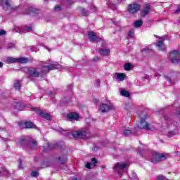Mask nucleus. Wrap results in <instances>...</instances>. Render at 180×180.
Masks as SVG:
<instances>
[{"mask_svg":"<svg viewBox=\"0 0 180 180\" xmlns=\"http://www.w3.org/2000/svg\"><path fill=\"white\" fill-rule=\"evenodd\" d=\"M7 64H13L14 63H18V58L13 57H8L6 58Z\"/></svg>","mask_w":180,"mask_h":180,"instance_id":"f3484780","label":"nucleus"},{"mask_svg":"<svg viewBox=\"0 0 180 180\" xmlns=\"http://www.w3.org/2000/svg\"><path fill=\"white\" fill-rule=\"evenodd\" d=\"M14 108L17 110H23V109H25V105H23L20 103H15L14 104Z\"/></svg>","mask_w":180,"mask_h":180,"instance_id":"dca6fc26","label":"nucleus"},{"mask_svg":"<svg viewBox=\"0 0 180 180\" xmlns=\"http://www.w3.org/2000/svg\"><path fill=\"white\" fill-rule=\"evenodd\" d=\"M148 77H149L148 76H146V77H145V78H146V79H148Z\"/></svg>","mask_w":180,"mask_h":180,"instance_id":"8fccbe9b","label":"nucleus"},{"mask_svg":"<svg viewBox=\"0 0 180 180\" xmlns=\"http://www.w3.org/2000/svg\"><path fill=\"white\" fill-rule=\"evenodd\" d=\"M94 61H99L101 60L100 57L96 56L93 58Z\"/></svg>","mask_w":180,"mask_h":180,"instance_id":"a19ab883","label":"nucleus"},{"mask_svg":"<svg viewBox=\"0 0 180 180\" xmlns=\"http://www.w3.org/2000/svg\"><path fill=\"white\" fill-rule=\"evenodd\" d=\"M20 162H22V160H20Z\"/></svg>","mask_w":180,"mask_h":180,"instance_id":"6e6d98bb","label":"nucleus"},{"mask_svg":"<svg viewBox=\"0 0 180 180\" xmlns=\"http://www.w3.org/2000/svg\"><path fill=\"white\" fill-rule=\"evenodd\" d=\"M160 75H158V74H156V75H155V77H158Z\"/></svg>","mask_w":180,"mask_h":180,"instance_id":"603ef678","label":"nucleus"},{"mask_svg":"<svg viewBox=\"0 0 180 180\" xmlns=\"http://www.w3.org/2000/svg\"><path fill=\"white\" fill-rule=\"evenodd\" d=\"M120 95H122V96H125V98H129V96H130V93L126 90H121Z\"/></svg>","mask_w":180,"mask_h":180,"instance_id":"b1692460","label":"nucleus"},{"mask_svg":"<svg viewBox=\"0 0 180 180\" xmlns=\"http://www.w3.org/2000/svg\"><path fill=\"white\" fill-rule=\"evenodd\" d=\"M168 158V154L167 153H155L152 158L150 159L151 162L153 164H157V162H161V161H165Z\"/></svg>","mask_w":180,"mask_h":180,"instance_id":"7ed1b4c3","label":"nucleus"},{"mask_svg":"<svg viewBox=\"0 0 180 180\" xmlns=\"http://www.w3.org/2000/svg\"><path fill=\"white\" fill-rule=\"evenodd\" d=\"M150 9V4H146L144 6L143 9L142 10V16H146L148 13H149Z\"/></svg>","mask_w":180,"mask_h":180,"instance_id":"4468645a","label":"nucleus"},{"mask_svg":"<svg viewBox=\"0 0 180 180\" xmlns=\"http://www.w3.org/2000/svg\"><path fill=\"white\" fill-rule=\"evenodd\" d=\"M124 68L126 71H130V70H131V64L130 63H126L124 65Z\"/></svg>","mask_w":180,"mask_h":180,"instance_id":"cd10ccee","label":"nucleus"},{"mask_svg":"<svg viewBox=\"0 0 180 180\" xmlns=\"http://www.w3.org/2000/svg\"><path fill=\"white\" fill-rule=\"evenodd\" d=\"M58 68H61V65L58 64L57 62L41 68H30L28 69V78L32 79L43 77L44 75H46L47 72H50L51 70H58Z\"/></svg>","mask_w":180,"mask_h":180,"instance_id":"f257e3e1","label":"nucleus"},{"mask_svg":"<svg viewBox=\"0 0 180 180\" xmlns=\"http://www.w3.org/2000/svg\"><path fill=\"white\" fill-rule=\"evenodd\" d=\"M156 47H158L160 51H164L166 49L165 45L164 44V42L162 41H158L156 43Z\"/></svg>","mask_w":180,"mask_h":180,"instance_id":"9b49d317","label":"nucleus"},{"mask_svg":"<svg viewBox=\"0 0 180 180\" xmlns=\"http://www.w3.org/2000/svg\"><path fill=\"white\" fill-rule=\"evenodd\" d=\"M167 81H169V78H167Z\"/></svg>","mask_w":180,"mask_h":180,"instance_id":"5fc2aeb1","label":"nucleus"},{"mask_svg":"<svg viewBox=\"0 0 180 180\" xmlns=\"http://www.w3.org/2000/svg\"><path fill=\"white\" fill-rule=\"evenodd\" d=\"M1 6L4 11H11V9H12V6L11 5L9 0H1Z\"/></svg>","mask_w":180,"mask_h":180,"instance_id":"9d476101","label":"nucleus"},{"mask_svg":"<svg viewBox=\"0 0 180 180\" xmlns=\"http://www.w3.org/2000/svg\"><path fill=\"white\" fill-rule=\"evenodd\" d=\"M129 167V163L117 162L114 167V171L117 172L120 176H122V174L124 172V169Z\"/></svg>","mask_w":180,"mask_h":180,"instance_id":"20e7f679","label":"nucleus"},{"mask_svg":"<svg viewBox=\"0 0 180 180\" xmlns=\"http://www.w3.org/2000/svg\"><path fill=\"white\" fill-rule=\"evenodd\" d=\"M14 88H15V89H16L17 91H19V89H20V81L16 80V81L14 82Z\"/></svg>","mask_w":180,"mask_h":180,"instance_id":"a878e982","label":"nucleus"},{"mask_svg":"<svg viewBox=\"0 0 180 180\" xmlns=\"http://www.w3.org/2000/svg\"><path fill=\"white\" fill-rule=\"evenodd\" d=\"M139 11H140V5L137 3H134L128 6V12L129 13H136Z\"/></svg>","mask_w":180,"mask_h":180,"instance_id":"0eeeda50","label":"nucleus"},{"mask_svg":"<svg viewBox=\"0 0 180 180\" xmlns=\"http://www.w3.org/2000/svg\"><path fill=\"white\" fill-rule=\"evenodd\" d=\"M32 51L36 52V51H39V49H37V48L33 47V48L32 49Z\"/></svg>","mask_w":180,"mask_h":180,"instance_id":"37998d69","label":"nucleus"},{"mask_svg":"<svg viewBox=\"0 0 180 180\" xmlns=\"http://www.w3.org/2000/svg\"><path fill=\"white\" fill-rule=\"evenodd\" d=\"M177 133L178 130L169 131L167 134V137H172V136H175Z\"/></svg>","mask_w":180,"mask_h":180,"instance_id":"c756f323","label":"nucleus"},{"mask_svg":"<svg viewBox=\"0 0 180 180\" xmlns=\"http://www.w3.org/2000/svg\"><path fill=\"white\" fill-rule=\"evenodd\" d=\"M6 32L4 30H0V36H3V34H6Z\"/></svg>","mask_w":180,"mask_h":180,"instance_id":"58836bf2","label":"nucleus"},{"mask_svg":"<svg viewBox=\"0 0 180 180\" xmlns=\"http://www.w3.org/2000/svg\"><path fill=\"white\" fill-rule=\"evenodd\" d=\"M18 168H19L20 169H21V168H22V165H20L18 166Z\"/></svg>","mask_w":180,"mask_h":180,"instance_id":"09e8293b","label":"nucleus"},{"mask_svg":"<svg viewBox=\"0 0 180 180\" xmlns=\"http://www.w3.org/2000/svg\"><path fill=\"white\" fill-rule=\"evenodd\" d=\"M24 32L26 33L27 32H32V27H27L25 30H24Z\"/></svg>","mask_w":180,"mask_h":180,"instance_id":"c9c22d12","label":"nucleus"},{"mask_svg":"<svg viewBox=\"0 0 180 180\" xmlns=\"http://www.w3.org/2000/svg\"><path fill=\"white\" fill-rule=\"evenodd\" d=\"M32 110H36V108H32Z\"/></svg>","mask_w":180,"mask_h":180,"instance_id":"864d4df0","label":"nucleus"},{"mask_svg":"<svg viewBox=\"0 0 180 180\" xmlns=\"http://www.w3.org/2000/svg\"><path fill=\"white\" fill-rule=\"evenodd\" d=\"M128 36L129 37H133V36H134V30H131L128 33Z\"/></svg>","mask_w":180,"mask_h":180,"instance_id":"72a5a7b5","label":"nucleus"},{"mask_svg":"<svg viewBox=\"0 0 180 180\" xmlns=\"http://www.w3.org/2000/svg\"><path fill=\"white\" fill-rule=\"evenodd\" d=\"M91 162H93V163L86 164V168H88L89 169H91V168H95V167H96L95 164H96V162H98V161H96V159L92 158Z\"/></svg>","mask_w":180,"mask_h":180,"instance_id":"ddd939ff","label":"nucleus"},{"mask_svg":"<svg viewBox=\"0 0 180 180\" xmlns=\"http://www.w3.org/2000/svg\"><path fill=\"white\" fill-rule=\"evenodd\" d=\"M38 175H39V172H32L31 173V176H32L36 177V176H37Z\"/></svg>","mask_w":180,"mask_h":180,"instance_id":"e433bc0d","label":"nucleus"},{"mask_svg":"<svg viewBox=\"0 0 180 180\" xmlns=\"http://www.w3.org/2000/svg\"><path fill=\"white\" fill-rule=\"evenodd\" d=\"M68 117L69 119H74L75 120H77V119L79 117V115H78L77 112H70V114L68 115Z\"/></svg>","mask_w":180,"mask_h":180,"instance_id":"6ab92c4d","label":"nucleus"},{"mask_svg":"<svg viewBox=\"0 0 180 180\" xmlns=\"http://www.w3.org/2000/svg\"><path fill=\"white\" fill-rule=\"evenodd\" d=\"M133 108V104L131 103H128L127 104L125 105L124 109L126 110H130V109Z\"/></svg>","mask_w":180,"mask_h":180,"instance_id":"c85d7f7f","label":"nucleus"},{"mask_svg":"<svg viewBox=\"0 0 180 180\" xmlns=\"http://www.w3.org/2000/svg\"><path fill=\"white\" fill-rule=\"evenodd\" d=\"M88 37L91 41H101V40H103L102 37H98L95 35V33L92 31L88 32Z\"/></svg>","mask_w":180,"mask_h":180,"instance_id":"1a4fd4ad","label":"nucleus"},{"mask_svg":"<svg viewBox=\"0 0 180 180\" xmlns=\"http://www.w3.org/2000/svg\"><path fill=\"white\" fill-rule=\"evenodd\" d=\"M180 12V7H178L177 9L176 10V13H179Z\"/></svg>","mask_w":180,"mask_h":180,"instance_id":"c03bdc74","label":"nucleus"},{"mask_svg":"<svg viewBox=\"0 0 180 180\" xmlns=\"http://www.w3.org/2000/svg\"><path fill=\"white\" fill-rule=\"evenodd\" d=\"M40 117H44V119H46V120H50V114L44 112L43 111L39 112Z\"/></svg>","mask_w":180,"mask_h":180,"instance_id":"a211bd4d","label":"nucleus"},{"mask_svg":"<svg viewBox=\"0 0 180 180\" xmlns=\"http://www.w3.org/2000/svg\"><path fill=\"white\" fill-rule=\"evenodd\" d=\"M16 143H17V146L20 147V146H25V144H26V143H27V141H26L25 139H19L18 141H17Z\"/></svg>","mask_w":180,"mask_h":180,"instance_id":"412c9836","label":"nucleus"},{"mask_svg":"<svg viewBox=\"0 0 180 180\" xmlns=\"http://www.w3.org/2000/svg\"><path fill=\"white\" fill-rule=\"evenodd\" d=\"M116 78L118 81H124L126 79V75L124 73H117Z\"/></svg>","mask_w":180,"mask_h":180,"instance_id":"aec40b11","label":"nucleus"},{"mask_svg":"<svg viewBox=\"0 0 180 180\" xmlns=\"http://www.w3.org/2000/svg\"><path fill=\"white\" fill-rule=\"evenodd\" d=\"M141 51L142 53H150V51H151V49H150L149 47H146L142 49Z\"/></svg>","mask_w":180,"mask_h":180,"instance_id":"473e14b6","label":"nucleus"},{"mask_svg":"<svg viewBox=\"0 0 180 180\" xmlns=\"http://www.w3.org/2000/svg\"><path fill=\"white\" fill-rule=\"evenodd\" d=\"M102 168H105V167H104V166H103V167H102Z\"/></svg>","mask_w":180,"mask_h":180,"instance_id":"4d7b16f0","label":"nucleus"},{"mask_svg":"<svg viewBox=\"0 0 180 180\" xmlns=\"http://www.w3.org/2000/svg\"><path fill=\"white\" fill-rule=\"evenodd\" d=\"M24 126L25 129H34L36 127V125L30 121L24 122Z\"/></svg>","mask_w":180,"mask_h":180,"instance_id":"2eb2a0df","label":"nucleus"},{"mask_svg":"<svg viewBox=\"0 0 180 180\" xmlns=\"http://www.w3.org/2000/svg\"><path fill=\"white\" fill-rule=\"evenodd\" d=\"M30 147L32 150L37 148V142H36V141H34V140L31 141L30 142Z\"/></svg>","mask_w":180,"mask_h":180,"instance_id":"4be33fe9","label":"nucleus"},{"mask_svg":"<svg viewBox=\"0 0 180 180\" xmlns=\"http://www.w3.org/2000/svg\"><path fill=\"white\" fill-rule=\"evenodd\" d=\"M58 162H60V164H65V162H67V157L65 156L59 157Z\"/></svg>","mask_w":180,"mask_h":180,"instance_id":"393cba45","label":"nucleus"},{"mask_svg":"<svg viewBox=\"0 0 180 180\" xmlns=\"http://www.w3.org/2000/svg\"><path fill=\"white\" fill-rule=\"evenodd\" d=\"M110 109H113V106L112 105H106L103 103H101L99 105V110L103 113H105V112H109Z\"/></svg>","mask_w":180,"mask_h":180,"instance_id":"6e6552de","label":"nucleus"},{"mask_svg":"<svg viewBox=\"0 0 180 180\" xmlns=\"http://www.w3.org/2000/svg\"><path fill=\"white\" fill-rule=\"evenodd\" d=\"M0 131H1V129H0Z\"/></svg>","mask_w":180,"mask_h":180,"instance_id":"bf43d9fd","label":"nucleus"},{"mask_svg":"<svg viewBox=\"0 0 180 180\" xmlns=\"http://www.w3.org/2000/svg\"><path fill=\"white\" fill-rule=\"evenodd\" d=\"M139 117L141 121L138 124L139 129H144V130H154V127H153V125L150 124H148V122H146L147 115L144 112H142L141 115H139Z\"/></svg>","mask_w":180,"mask_h":180,"instance_id":"f03ea898","label":"nucleus"},{"mask_svg":"<svg viewBox=\"0 0 180 180\" xmlns=\"http://www.w3.org/2000/svg\"><path fill=\"white\" fill-rule=\"evenodd\" d=\"M68 89H69V91H71V89H72V85H69V86H68Z\"/></svg>","mask_w":180,"mask_h":180,"instance_id":"a18cd8bd","label":"nucleus"},{"mask_svg":"<svg viewBox=\"0 0 180 180\" xmlns=\"http://www.w3.org/2000/svg\"><path fill=\"white\" fill-rule=\"evenodd\" d=\"M48 147H49V145L48 144Z\"/></svg>","mask_w":180,"mask_h":180,"instance_id":"13d9d810","label":"nucleus"},{"mask_svg":"<svg viewBox=\"0 0 180 180\" xmlns=\"http://www.w3.org/2000/svg\"><path fill=\"white\" fill-rule=\"evenodd\" d=\"M134 25L135 27H140V26L143 25V20H139L137 21H135Z\"/></svg>","mask_w":180,"mask_h":180,"instance_id":"bb28decb","label":"nucleus"},{"mask_svg":"<svg viewBox=\"0 0 180 180\" xmlns=\"http://www.w3.org/2000/svg\"><path fill=\"white\" fill-rule=\"evenodd\" d=\"M88 11H86V13H84V16H86V15H88Z\"/></svg>","mask_w":180,"mask_h":180,"instance_id":"de8ad7c7","label":"nucleus"},{"mask_svg":"<svg viewBox=\"0 0 180 180\" xmlns=\"http://www.w3.org/2000/svg\"><path fill=\"white\" fill-rule=\"evenodd\" d=\"M55 11H61V7L60 6H56Z\"/></svg>","mask_w":180,"mask_h":180,"instance_id":"ea45409f","label":"nucleus"},{"mask_svg":"<svg viewBox=\"0 0 180 180\" xmlns=\"http://www.w3.org/2000/svg\"><path fill=\"white\" fill-rule=\"evenodd\" d=\"M123 133H124V135L129 136V134H131V131L130 129H124Z\"/></svg>","mask_w":180,"mask_h":180,"instance_id":"2f4dec72","label":"nucleus"},{"mask_svg":"<svg viewBox=\"0 0 180 180\" xmlns=\"http://www.w3.org/2000/svg\"><path fill=\"white\" fill-rule=\"evenodd\" d=\"M15 47V44L13 43H10L7 45V49H13Z\"/></svg>","mask_w":180,"mask_h":180,"instance_id":"f704fd0d","label":"nucleus"},{"mask_svg":"<svg viewBox=\"0 0 180 180\" xmlns=\"http://www.w3.org/2000/svg\"><path fill=\"white\" fill-rule=\"evenodd\" d=\"M172 126L174 129H176L178 124L176 122H169L168 127H172Z\"/></svg>","mask_w":180,"mask_h":180,"instance_id":"7c9ffc66","label":"nucleus"},{"mask_svg":"<svg viewBox=\"0 0 180 180\" xmlns=\"http://www.w3.org/2000/svg\"><path fill=\"white\" fill-rule=\"evenodd\" d=\"M86 133H88V129H84L82 130L74 131L72 136L75 139H85L86 137Z\"/></svg>","mask_w":180,"mask_h":180,"instance_id":"423d86ee","label":"nucleus"},{"mask_svg":"<svg viewBox=\"0 0 180 180\" xmlns=\"http://www.w3.org/2000/svg\"><path fill=\"white\" fill-rule=\"evenodd\" d=\"M4 141H8V139H4Z\"/></svg>","mask_w":180,"mask_h":180,"instance_id":"3c124183","label":"nucleus"},{"mask_svg":"<svg viewBox=\"0 0 180 180\" xmlns=\"http://www.w3.org/2000/svg\"><path fill=\"white\" fill-rule=\"evenodd\" d=\"M29 61L27 58H17V63H20L21 64H26Z\"/></svg>","mask_w":180,"mask_h":180,"instance_id":"5701e85b","label":"nucleus"},{"mask_svg":"<svg viewBox=\"0 0 180 180\" xmlns=\"http://www.w3.org/2000/svg\"><path fill=\"white\" fill-rule=\"evenodd\" d=\"M62 131H61V133H62V134H68V131H65V130H64V129H61Z\"/></svg>","mask_w":180,"mask_h":180,"instance_id":"79ce46f5","label":"nucleus"},{"mask_svg":"<svg viewBox=\"0 0 180 180\" xmlns=\"http://www.w3.org/2000/svg\"><path fill=\"white\" fill-rule=\"evenodd\" d=\"M158 180H168V179H167L165 178V176H159L158 177Z\"/></svg>","mask_w":180,"mask_h":180,"instance_id":"4c0bfd02","label":"nucleus"},{"mask_svg":"<svg viewBox=\"0 0 180 180\" xmlns=\"http://www.w3.org/2000/svg\"><path fill=\"white\" fill-rule=\"evenodd\" d=\"M101 56H109L110 54V49L101 48L99 51Z\"/></svg>","mask_w":180,"mask_h":180,"instance_id":"f8f14e48","label":"nucleus"},{"mask_svg":"<svg viewBox=\"0 0 180 180\" xmlns=\"http://www.w3.org/2000/svg\"><path fill=\"white\" fill-rule=\"evenodd\" d=\"M4 65V63L2 62H0V68H2Z\"/></svg>","mask_w":180,"mask_h":180,"instance_id":"49530a36","label":"nucleus"},{"mask_svg":"<svg viewBox=\"0 0 180 180\" xmlns=\"http://www.w3.org/2000/svg\"><path fill=\"white\" fill-rule=\"evenodd\" d=\"M168 58H169L170 61L173 63H179L180 61V53L178 51H173L169 53L168 55Z\"/></svg>","mask_w":180,"mask_h":180,"instance_id":"39448f33","label":"nucleus"}]
</instances>
